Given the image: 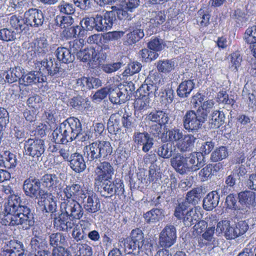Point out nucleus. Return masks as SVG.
<instances>
[{"instance_id":"obj_1","label":"nucleus","mask_w":256,"mask_h":256,"mask_svg":"<svg viewBox=\"0 0 256 256\" xmlns=\"http://www.w3.org/2000/svg\"><path fill=\"white\" fill-rule=\"evenodd\" d=\"M4 224L12 226L22 225V228L28 230L35 223L33 210L28 206L22 204L20 198L12 195L8 204L4 206Z\"/></svg>"},{"instance_id":"obj_2","label":"nucleus","mask_w":256,"mask_h":256,"mask_svg":"<svg viewBox=\"0 0 256 256\" xmlns=\"http://www.w3.org/2000/svg\"><path fill=\"white\" fill-rule=\"evenodd\" d=\"M83 214V208L76 200H64L60 206V214L54 218V227L68 232L74 226L73 220H80Z\"/></svg>"},{"instance_id":"obj_3","label":"nucleus","mask_w":256,"mask_h":256,"mask_svg":"<svg viewBox=\"0 0 256 256\" xmlns=\"http://www.w3.org/2000/svg\"><path fill=\"white\" fill-rule=\"evenodd\" d=\"M204 158L200 154L191 152L184 156L177 152L170 159V164L180 174L196 172L204 166Z\"/></svg>"},{"instance_id":"obj_4","label":"nucleus","mask_w":256,"mask_h":256,"mask_svg":"<svg viewBox=\"0 0 256 256\" xmlns=\"http://www.w3.org/2000/svg\"><path fill=\"white\" fill-rule=\"evenodd\" d=\"M206 114L204 113H198L197 110L186 111L182 120L184 128L188 132H198L202 128V124L206 121Z\"/></svg>"},{"instance_id":"obj_5","label":"nucleus","mask_w":256,"mask_h":256,"mask_svg":"<svg viewBox=\"0 0 256 256\" xmlns=\"http://www.w3.org/2000/svg\"><path fill=\"white\" fill-rule=\"evenodd\" d=\"M112 180H103L100 182H94L101 196L109 198L114 195L122 196L124 194V185L120 180L111 182Z\"/></svg>"},{"instance_id":"obj_6","label":"nucleus","mask_w":256,"mask_h":256,"mask_svg":"<svg viewBox=\"0 0 256 256\" xmlns=\"http://www.w3.org/2000/svg\"><path fill=\"white\" fill-rule=\"evenodd\" d=\"M144 234L140 228L132 230L129 236L126 238H122L119 240L120 246H124L125 250H129L130 253L137 249L140 250L144 244Z\"/></svg>"},{"instance_id":"obj_7","label":"nucleus","mask_w":256,"mask_h":256,"mask_svg":"<svg viewBox=\"0 0 256 256\" xmlns=\"http://www.w3.org/2000/svg\"><path fill=\"white\" fill-rule=\"evenodd\" d=\"M80 197L84 208L88 213L94 214L100 210V200L92 190L82 191Z\"/></svg>"},{"instance_id":"obj_8","label":"nucleus","mask_w":256,"mask_h":256,"mask_svg":"<svg viewBox=\"0 0 256 256\" xmlns=\"http://www.w3.org/2000/svg\"><path fill=\"white\" fill-rule=\"evenodd\" d=\"M24 154L38 160L44 154L46 146L44 140L41 139L28 140L24 144Z\"/></svg>"},{"instance_id":"obj_9","label":"nucleus","mask_w":256,"mask_h":256,"mask_svg":"<svg viewBox=\"0 0 256 256\" xmlns=\"http://www.w3.org/2000/svg\"><path fill=\"white\" fill-rule=\"evenodd\" d=\"M94 168V182H100L103 180L112 179L114 174V169L112 165L108 162H98L90 165Z\"/></svg>"},{"instance_id":"obj_10","label":"nucleus","mask_w":256,"mask_h":256,"mask_svg":"<svg viewBox=\"0 0 256 256\" xmlns=\"http://www.w3.org/2000/svg\"><path fill=\"white\" fill-rule=\"evenodd\" d=\"M176 230L174 226L166 224L161 231L159 236V243L162 247L168 248L176 242Z\"/></svg>"},{"instance_id":"obj_11","label":"nucleus","mask_w":256,"mask_h":256,"mask_svg":"<svg viewBox=\"0 0 256 256\" xmlns=\"http://www.w3.org/2000/svg\"><path fill=\"white\" fill-rule=\"evenodd\" d=\"M80 120L76 118L70 117L60 124L68 142L75 140L76 134L78 128Z\"/></svg>"},{"instance_id":"obj_12","label":"nucleus","mask_w":256,"mask_h":256,"mask_svg":"<svg viewBox=\"0 0 256 256\" xmlns=\"http://www.w3.org/2000/svg\"><path fill=\"white\" fill-rule=\"evenodd\" d=\"M95 17L96 30L98 32H104L110 30L116 20L114 11L106 12L104 16L96 14Z\"/></svg>"},{"instance_id":"obj_13","label":"nucleus","mask_w":256,"mask_h":256,"mask_svg":"<svg viewBox=\"0 0 256 256\" xmlns=\"http://www.w3.org/2000/svg\"><path fill=\"white\" fill-rule=\"evenodd\" d=\"M109 99L114 104H120L129 100V93L126 86H112L109 88Z\"/></svg>"},{"instance_id":"obj_14","label":"nucleus","mask_w":256,"mask_h":256,"mask_svg":"<svg viewBox=\"0 0 256 256\" xmlns=\"http://www.w3.org/2000/svg\"><path fill=\"white\" fill-rule=\"evenodd\" d=\"M46 76L44 75L42 71L32 70L22 74L20 79V84L25 86H32L46 82Z\"/></svg>"},{"instance_id":"obj_15","label":"nucleus","mask_w":256,"mask_h":256,"mask_svg":"<svg viewBox=\"0 0 256 256\" xmlns=\"http://www.w3.org/2000/svg\"><path fill=\"white\" fill-rule=\"evenodd\" d=\"M24 18L27 26L38 27L44 22V16L42 10L36 8H30L24 12Z\"/></svg>"},{"instance_id":"obj_16","label":"nucleus","mask_w":256,"mask_h":256,"mask_svg":"<svg viewBox=\"0 0 256 256\" xmlns=\"http://www.w3.org/2000/svg\"><path fill=\"white\" fill-rule=\"evenodd\" d=\"M84 154L87 159L88 164L93 165L101 161L102 158L100 153V146L98 141H95L84 148Z\"/></svg>"},{"instance_id":"obj_17","label":"nucleus","mask_w":256,"mask_h":256,"mask_svg":"<svg viewBox=\"0 0 256 256\" xmlns=\"http://www.w3.org/2000/svg\"><path fill=\"white\" fill-rule=\"evenodd\" d=\"M146 119L152 122L162 124L164 128L171 124L170 114L166 110H153L146 115Z\"/></svg>"},{"instance_id":"obj_18","label":"nucleus","mask_w":256,"mask_h":256,"mask_svg":"<svg viewBox=\"0 0 256 256\" xmlns=\"http://www.w3.org/2000/svg\"><path fill=\"white\" fill-rule=\"evenodd\" d=\"M40 183L49 190H56L62 188L60 178L54 174H44L40 179Z\"/></svg>"},{"instance_id":"obj_19","label":"nucleus","mask_w":256,"mask_h":256,"mask_svg":"<svg viewBox=\"0 0 256 256\" xmlns=\"http://www.w3.org/2000/svg\"><path fill=\"white\" fill-rule=\"evenodd\" d=\"M40 184V180L35 177L30 176L26 178L24 182L22 187L25 194L30 198H35Z\"/></svg>"},{"instance_id":"obj_20","label":"nucleus","mask_w":256,"mask_h":256,"mask_svg":"<svg viewBox=\"0 0 256 256\" xmlns=\"http://www.w3.org/2000/svg\"><path fill=\"white\" fill-rule=\"evenodd\" d=\"M72 236L77 242L86 240L87 238L88 230H90V224L88 222L82 221L80 225H76L72 228Z\"/></svg>"},{"instance_id":"obj_21","label":"nucleus","mask_w":256,"mask_h":256,"mask_svg":"<svg viewBox=\"0 0 256 256\" xmlns=\"http://www.w3.org/2000/svg\"><path fill=\"white\" fill-rule=\"evenodd\" d=\"M41 67L40 71L42 73L46 74L48 76H54L59 72L58 64L55 61L54 58L49 57L40 62Z\"/></svg>"},{"instance_id":"obj_22","label":"nucleus","mask_w":256,"mask_h":256,"mask_svg":"<svg viewBox=\"0 0 256 256\" xmlns=\"http://www.w3.org/2000/svg\"><path fill=\"white\" fill-rule=\"evenodd\" d=\"M216 230V232L219 234L223 232L227 240H232L237 238L235 228L231 226L230 222L228 220H225L219 222L217 224Z\"/></svg>"},{"instance_id":"obj_23","label":"nucleus","mask_w":256,"mask_h":256,"mask_svg":"<svg viewBox=\"0 0 256 256\" xmlns=\"http://www.w3.org/2000/svg\"><path fill=\"white\" fill-rule=\"evenodd\" d=\"M145 24H142L140 26H138L129 30L130 32L126 34V40L124 42L126 44L132 45L138 42L144 36V30Z\"/></svg>"},{"instance_id":"obj_24","label":"nucleus","mask_w":256,"mask_h":256,"mask_svg":"<svg viewBox=\"0 0 256 256\" xmlns=\"http://www.w3.org/2000/svg\"><path fill=\"white\" fill-rule=\"evenodd\" d=\"M69 166L76 172L80 173L86 168V162L82 156L78 153H74L70 156Z\"/></svg>"},{"instance_id":"obj_25","label":"nucleus","mask_w":256,"mask_h":256,"mask_svg":"<svg viewBox=\"0 0 256 256\" xmlns=\"http://www.w3.org/2000/svg\"><path fill=\"white\" fill-rule=\"evenodd\" d=\"M196 140V138L192 134H184L176 146L180 152H189L194 147Z\"/></svg>"},{"instance_id":"obj_26","label":"nucleus","mask_w":256,"mask_h":256,"mask_svg":"<svg viewBox=\"0 0 256 256\" xmlns=\"http://www.w3.org/2000/svg\"><path fill=\"white\" fill-rule=\"evenodd\" d=\"M225 118V115L222 111L214 110L209 117L208 128L212 129L218 128L224 123Z\"/></svg>"},{"instance_id":"obj_27","label":"nucleus","mask_w":256,"mask_h":256,"mask_svg":"<svg viewBox=\"0 0 256 256\" xmlns=\"http://www.w3.org/2000/svg\"><path fill=\"white\" fill-rule=\"evenodd\" d=\"M5 251L9 254V256H24V250L22 243L14 240L8 242Z\"/></svg>"},{"instance_id":"obj_28","label":"nucleus","mask_w":256,"mask_h":256,"mask_svg":"<svg viewBox=\"0 0 256 256\" xmlns=\"http://www.w3.org/2000/svg\"><path fill=\"white\" fill-rule=\"evenodd\" d=\"M220 196L216 191L208 193L203 200V208L208 211L212 210L219 203Z\"/></svg>"},{"instance_id":"obj_29","label":"nucleus","mask_w":256,"mask_h":256,"mask_svg":"<svg viewBox=\"0 0 256 256\" xmlns=\"http://www.w3.org/2000/svg\"><path fill=\"white\" fill-rule=\"evenodd\" d=\"M239 202L248 206L256 208V194L250 190H244L238 194Z\"/></svg>"},{"instance_id":"obj_30","label":"nucleus","mask_w":256,"mask_h":256,"mask_svg":"<svg viewBox=\"0 0 256 256\" xmlns=\"http://www.w3.org/2000/svg\"><path fill=\"white\" fill-rule=\"evenodd\" d=\"M165 216L164 211L161 208H152L144 214L146 222L149 224H154L162 220Z\"/></svg>"},{"instance_id":"obj_31","label":"nucleus","mask_w":256,"mask_h":256,"mask_svg":"<svg viewBox=\"0 0 256 256\" xmlns=\"http://www.w3.org/2000/svg\"><path fill=\"white\" fill-rule=\"evenodd\" d=\"M121 116L119 113L111 114L108 120V130L112 134H116L120 130Z\"/></svg>"},{"instance_id":"obj_32","label":"nucleus","mask_w":256,"mask_h":256,"mask_svg":"<svg viewBox=\"0 0 256 256\" xmlns=\"http://www.w3.org/2000/svg\"><path fill=\"white\" fill-rule=\"evenodd\" d=\"M176 148L170 143H165L160 145L156 150L158 156L164 159H168L174 156L176 154Z\"/></svg>"},{"instance_id":"obj_33","label":"nucleus","mask_w":256,"mask_h":256,"mask_svg":"<svg viewBox=\"0 0 256 256\" xmlns=\"http://www.w3.org/2000/svg\"><path fill=\"white\" fill-rule=\"evenodd\" d=\"M182 223L186 227L190 228L192 224L196 223L200 219L196 208H191L186 213L182 214L181 218Z\"/></svg>"},{"instance_id":"obj_34","label":"nucleus","mask_w":256,"mask_h":256,"mask_svg":"<svg viewBox=\"0 0 256 256\" xmlns=\"http://www.w3.org/2000/svg\"><path fill=\"white\" fill-rule=\"evenodd\" d=\"M23 69L19 66L11 68L8 71L4 72L3 76L5 77V81L9 84L16 82L18 80L20 82V79L22 76Z\"/></svg>"},{"instance_id":"obj_35","label":"nucleus","mask_w":256,"mask_h":256,"mask_svg":"<svg viewBox=\"0 0 256 256\" xmlns=\"http://www.w3.org/2000/svg\"><path fill=\"white\" fill-rule=\"evenodd\" d=\"M195 84L193 80H186L182 82L178 86L176 92L180 98H187L194 88Z\"/></svg>"},{"instance_id":"obj_36","label":"nucleus","mask_w":256,"mask_h":256,"mask_svg":"<svg viewBox=\"0 0 256 256\" xmlns=\"http://www.w3.org/2000/svg\"><path fill=\"white\" fill-rule=\"evenodd\" d=\"M56 54L59 61L64 64H68L74 60V56L70 50L65 47H58L56 50Z\"/></svg>"},{"instance_id":"obj_37","label":"nucleus","mask_w":256,"mask_h":256,"mask_svg":"<svg viewBox=\"0 0 256 256\" xmlns=\"http://www.w3.org/2000/svg\"><path fill=\"white\" fill-rule=\"evenodd\" d=\"M82 191L81 190V186L78 184L66 186L63 190L64 195V200H76V196L80 194Z\"/></svg>"},{"instance_id":"obj_38","label":"nucleus","mask_w":256,"mask_h":256,"mask_svg":"<svg viewBox=\"0 0 256 256\" xmlns=\"http://www.w3.org/2000/svg\"><path fill=\"white\" fill-rule=\"evenodd\" d=\"M10 22L12 27L16 30V32L19 34L23 30L28 28L24 18L23 19L16 16H12L10 18Z\"/></svg>"},{"instance_id":"obj_39","label":"nucleus","mask_w":256,"mask_h":256,"mask_svg":"<svg viewBox=\"0 0 256 256\" xmlns=\"http://www.w3.org/2000/svg\"><path fill=\"white\" fill-rule=\"evenodd\" d=\"M202 196V190L200 188H194L188 192L186 200L190 204L196 205L200 201Z\"/></svg>"},{"instance_id":"obj_40","label":"nucleus","mask_w":256,"mask_h":256,"mask_svg":"<svg viewBox=\"0 0 256 256\" xmlns=\"http://www.w3.org/2000/svg\"><path fill=\"white\" fill-rule=\"evenodd\" d=\"M66 242V236L62 233H54L50 236V244L54 248L58 247V248L62 250Z\"/></svg>"},{"instance_id":"obj_41","label":"nucleus","mask_w":256,"mask_h":256,"mask_svg":"<svg viewBox=\"0 0 256 256\" xmlns=\"http://www.w3.org/2000/svg\"><path fill=\"white\" fill-rule=\"evenodd\" d=\"M158 90L156 86H154L146 82V84H142L138 90L140 96L150 98L153 96L156 97L158 94Z\"/></svg>"},{"instance_id":"obj_42","label":"nucleus","mask_w":256,"mask_h":256,"mask_svg":"<svg viewBox=\"0 0 256 256\" xmlns=\"http://www.w3.org/2000/svg\"><path fill=\"white\" fill-rule=\"evenodd\" d=\"M228 156V148L226 146H220L212 152L210 160L212 162H217L226 158Z\"/></svg>"},{"instance_id":"obj_43","label":"nucleus","mask_w":256,"mask_h":256,"mask_svg":"<svg viewBox=\"0 0 256 256\" xmlns=\"http://www.w3.org/2000/svg\"><path fill=\"white\" fill-rule=\"evenodd\" d=\"M156 68L158 72L168 73L174 69V62L169 60H159L156 64Z\"/></svg>"},{"instance_id":"obj_44","label":"nucleus","mask_w":256,"mask_h":256,"mask_svg":"<svg viewBox=\"0 0 256 256\" xmlns=\"http://www.w3.org/2000/svg\"><path fill=\"white\" fill-rule=\"evenodd\" d=\"M215 143L210 139L206 141H203L200 148V152H194L195 153L200 154L204 158V165L206 164L204 155L208 154L214 149Z\"/></svg>"},{"instance_id":"obj_45","label":"nucleus","mask_w":256,"mask_h":256,"mask_svg":"<svg viewBox=\"0 0 256 256\" xmlns=\"http://www.w3.org/2000/svg\"><path fill=\"white\" fill-rule=\"evenodd\" d=\"M55 24L62 28H66L74 22V19L70 15L66 16L58 15L54 18Z\"/></svg>"},{"instance_id":"obj_46","label":"nucleus","mask_w":256,"mask_h":256,"mask_svg":"<svg viewBox=\"0 0 256 256\" xmlns=\"http://www.w3.org/2000/svg\"><path fill=\"white\" fill-rule=\"evenodd\" d=\"M164 80L161 75L158 72L153 71L150 72L148 76L145 80V82L149 83V84L156 86L158 89L162 84Z\"/></svg>"},{"instance_id":"obj_47","label":"nucleus","mask_w":256,"mask_h":256,"mask_svg":"<svg viewBox=\"0 0 256 256\" xmlns=\"http://www.w3.org/2000/svg\"><path fill=\"white\" fill-rule=\"evenodd\" d=\"M217 101L220 104H222L226 106V108L232 106L235 101L229 97L228 94L225 91H221L217 94Z\"/></svg>"},{"instance_id":"obj_48","label":"nucleus","mask_w":256,"mask_h":256,"mask_svg":"<svg viewBox=\"0 0 256 256\" xmlns=\"http://www.w3.org/2000/svg\"><path fill=\"white\" fill-rule=\"evenodd\" d=\"M30 244L37 252L46 250L48 247L47 242L44 240L37 236L32 238Z\"/></svg>"},{"instance_id":"obj_49","label":"nucleus","mask_w":256,"mask_h":256,"mask_svg":"<svg viewBox=\"0 0 256 256\" xmlns=\"http://www.w3.org/2000/svg\"><path fill=\"white\" fill-rule=\"evenodd\" d=\"M100 146V153L104 158L111 155L112 152V148L110 143L108 141L97 140Z\"/></svg>"},{"instance_id":"obj_50","label":"nucleus","mask_w":256,"mask_h":256,"mask_svg":"<svg viewBox=\"0 0 256 256\" xmlns=\"http://www.w3.org/2000/svg\"><path fill=\"white\" fill-rule=\"evenodd\" d=\"M231 65L230 70L234 72H237L242 62V56L240 52H236L231 55Z\"/></svg>"},{"instance_id":"obj_51","label":"nucleus","mask_w":256,"mask_h":256,"mask_svg":"<svg viewBox=\"0 0 256 256\" xmlns=\"http://www.w3.org/2000/svg\"><path fill=\"white\" fill-rule=\"evenodd\" d=\"M18 36L19 34L10 29L4 28L0 30V40L3 41H13Z\"/></svg>"},{"instance_id":"obj_52","label":"nucleus","mask_w":256,"mask_h":256,"mask_svg":"<svg viewBox=\"0 0 256 256\" xmlns=\"http://www.w3.org/2000/svg\"><path fill=\"white\" fill-rule=\"evenodd\" d=\"M36 44V52L40 56H44L48 52V42L44 38H37Z\"/></svg>"},{"instance_id":"obj_53","label":"nucleus","mask_w":256,"mask_h":256,"mask_svg":"<svg viewBox=\"0 0 256 256\" xmlns=\"http://www.w3.org/2000/svg\"><path fill=\"white\" fill-rule=\"evenodd\" d=\"M166 134H168L169 140L173 143L176 142V144L178 143L184 136L182 130L176 128L169 130Z\"/></svg>"},{"instance_id":"obj_54","label":"nucleus","mask_w":256,"mask_h":256,"mask_svg":"<svg viewBox=\"0 0 256 256\" xmlns=\"http://www.w3.org/2000/svg\"><path fill=\"white\" fill-rule=\"evenodd\" d=\"M51 200H48V203L44 206V210L46 212L51 213V218L54 220V218H58L60 212H57L56 202L53 198H50Z\"/></svg>"},{"instance_id":"obj_55","label":"nucleus","mask_w":256,"mask_h":256,"mask_svg":"<svg viewBox=\"0 0 256 256\" xmlns=\"http://www.w3.org/2000/svg\"><path fill=\"white\" fill-rule=\"evenodd\" d=\"M60 124L52 132V136L54 142L58 144H67L68 142L62 130Z\"/></svg>"},{"instance_id":"obj_56","label":"nucleus","mask_w":256,"mask_h":256,"mask_svg":"<svg viewBox=\"0 0 256 256\" xmlns=\"http://www.w3.org/2000/svg\"><path fill=\"white\" fill-rule=\"evenodd\" d=\"M5 160L2 157L3 168L7 169L14 168L17 164L16 156L14 154L8 152L6 154Z\"/></svg>"},{"instance_id":"obj_57","label":"nucleus","mask_w":256,"mask_h":256,"mask_svg":"<svg viewBox=\"0 0 256 256\" xmlns=\"http://www.w3.org/2000/svg\"><path fill=\"white\" fill-rule=\"evenodd\" d=\"M148 47L152 50L160 52L165 47L163 40L158 38H152L148 43Z\"/></svg>"},{"instance_id":"obj_58","label":"nucleus","mask_w":256,"mask_h":256,"mask_svg":"<svg viewBox=\"0 0 256 256\" xmlns=\"http://www.w3.org/2000/svg\"><path fill=\"white\" fill-rule=\"evenodd\" d=\"M70 50L73 55L77 54L78 56L79 52L82 51V49L84 46V40H74L68 42Z\"/></svg>"},{"instance_id":"obj_59","label":"nucleus","mask_w":256,"mask_h":256,"mask_svg":"<svg viewBox=\"0 0 256 256\" xmlns=\"http://www.w3.org/2000/svg\"><path fill=\"white\" fill-rule=\"evenodd\" d=\"M142 68V65L140 62H133L128 65L123 74L124 76L128 75L132 76L134 74L138 72L141 70Z\"/></svg>"},{"instance_id":"obj_60","label":"nucleus","mask_w":256,"mask_h":256,"mask_svg":"<svg viewBox=\"0 0 256 256\" xmlns=\"http://www.w3.org/2000/svg\"><path fill=\"white\" fill-rule=\"evenodd\" d=\"M150 98L142 96V98H138L135 101L134 107L138 110H146L150 108Z\"/></svg>"},{"instance_id":"obj_61","label":"nucleus","mask_w":256,"mask_h":256,"mask_svg":"<svg viewBox=\"0 0 256 256\" xmlns=\"http://www.w3.org/2000/svg\"><path fill=\"white\" fill-rule=\"evenodd\" d=\"M90 133V132L88 130H83L82 123L80 122L76 134L75 140H78V141L82 142L88 141L91 137Z\"/></svg>"},{"instance_id":"obj_62","label":"nucleus","mask_w":256,"mask_h":256,"mask_svg":"<svg viewBox=\"0 0 256 256\" xmlns=\"http://www.w3.org/2000/svg\"><path fill=\"white\" fill-rule=\"evenodd\" d=\"M232 16L240 26L243 25L248 20L245 12L239 8L234 10Z\"/></svg>"},{"instance_id":"obj_63","label":"nucleus","mask_w":256,"mask_h":256,"mask_svg":"<svg viewBox=\"0 0 256 256\" xmlns=\"http://www.w3.org/2000/svg\"><path fill=\"white\" fill-rule=\"evenodd\" d=\"M81 26L84 30H96V17L84 18L80 22Z\"/></svg>"},{"instance_id":"obj_64","label":"nucleus","mask_w":256,"mask_h":256,"mask_svg":"<svg viewBox=\"0 0 256 256\" xmlns=\"http://www.w3.org/2000/svg\"><path fill=\"white\" fill-rule=\"evenodd\" d=\"M80 27L78 26H69L63 30L62 34L64 36L67 38L76 37L80 34Z\"/></svg>"}]
</instances>
